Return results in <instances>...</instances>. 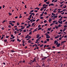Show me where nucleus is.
<instances>
[{
  "instance_id": "1",
  "label": "nucleus",
  "mask_w": 67,
  "mask_h": 67,
  "mask_svg": "<svg viewBox=\"0 0 67 67\" xmlns=\"http://www.w3.org/2000/svg\"><path fill=\"white\" fill-rule=\"evenodd\" d=\"M45 35H46V38H48L50 37V36H49V35H48L47 34H46Z\"/></svg>"
},
{
  "instance_id": "2",
  "label": "nucleus",
  "mask_w": 67,
  "mask_h": 67,
  "mask_svg": "<svg viewBox=\"0 0 67 67\" xmlns=\"http://www.w3.org/2000/svg\"><path fill=\"white\" fill-rule=\"evenodd\" d=\"M54 44H55V45H57L58 44V42H57V40H55L54 41Z\"/></svg>"
},
{
  "instance_id": "3",
  "label": "nucleus",
  "mask_w": 67,
  "mask_h": 67,
  "mask_svg": "<svg viewBox=\"0 0 67 67\" xmlns=\"http://www.w3.org/2000/svg\"><path fill=\"white\" fill-rule=\"evenodd\" d=\"M40 38H41V37H39V38H38V39H37L36 41H38L39 40H40Z\"/></svg>"
},
{
  "instance_id": "4",
  "label": "nucleus",
  "mask_w": 67,
  "mask_h": 67,
  "mask_svg": "<svg viewBox=\"0 0 67 67\" xmlns=\"http://www.w3.org/2000/svg\"><path fill=\"white\" fill-rule=\"evenodd\" d=\"M58 22L59 23V24H62L63 21H58Z\"/></svg>"
},
{
  "instance_id": "5",
  "label": "nucleus",
  "mask_w": 67,
  "mask_h": 67,
  "mask_svg": "<svg viewBox=\"0 0 67 67\" xmlns=\"http://www.w3.org/2000/svg\"><path fill=\"white\" fill-rule=\"evenodd\" d=\"M36 67H40V66H39V65L37 64V63L36 65Z\"/></svg>"
},
{
  "instance_id": "6",
  "label": "nucleus",
  "mask_w": 67,
  "mask_h": 67,
  "mask_svg": "<svg viewBox=\"0 0 67 67\" xmlns=\"http://www.w3.org/2000/svg\"><path fill=\"white\" fill-rule=\"evenodd\" d=\"M17 30V31H18V32L19 31H20V30H21L20 31V32H22V31H23V30L21 29H20L19 30H18H18Z\"/></svg>"
},
{
  "instance_id": "7",
  "label": "nucleus",
  "mask_w": 67,
  "mask_h": 67,
  "mask_svg": "<svg viewBox=\"0 0 67 67\" xmlns=\"http://www.w3.org/2000/svg\"><path fill=\"white\" fill-rule=\"evenodd\" d=\"M60 44L59 43L57 44V47H59L60 46Z\"/></svg>"
},
{
  "instance_id": "8",
  "label": "nucleus",
  "mask_w": 67,
  "mask_h": 67,
  "mask_svg": "<svg viewBox=\"0 0 67 67\" xmlns=\"http://www.w3.org/2000/svg\"><path fill=\"white\" fill-rule=\"evenodd\" d=\"M29 36V35H27L25 37V38H29V37H28Z\"/></svg>"
},
{
  "instance_id": "9",
  "label": "nucleus",
  "mask_w": 67,
  "mask_h": 67,
  "mask_svg": "<svg viewBox=\"0 0 67 67\" xmlns=\"http://www.w3.org/2000/svg\"><path fill=\"white\" fill-rule=\"evenodd\" d=\"M40 36V34H38L37 35V37L36 38H38V37Z\"/></svg>"
},
{
  "instance_id": "10",
  "label": "nucleus",
  "mask_w": 67,
  "mask_h": 67,
  "mask_svg": "<svg viewBox=\"0 0 67 67\" xmlns=\"http://www.w3.org/2000/svg\"><path fill=\"white\" fill-rule=\"evenodd\" d=\"M52 30V28L51 27L47 29V30H48V31H50V30Z\"/></svg>"
},
{
  "instance_id": "11",
  "label": "nucleus",
  "mask_w": 67,
  "mask_h": 67,
  "mask_svg": "<svg viewBox=\"0 0 67 67\" xmlns=\"http://www.w3.org/2000/svg\"><path fill=\"white\" fill-rule=\"evenodd\" d=\"M43 7L45 6L46 7H48V5H46L45 4H44L43 5Z\"/></svg>"
},
{
  "instance_id": "12",
  "label": "nucleus",
  "mask_w": 67,
  "mask_h": 67,
  "mask_svg": "<svg viewBox=\"0 0 67 67\" xmlns=\"http://www.w3.org/2000/svg\"><path fill=\"white\" fill-rule=\"evenodd\" d=\"M65 42H66V41H63L61 42V43L63 44V43H65Z\"/></svg>"
},
{
  "instance_id": "13",
  "label": "nucleus",
  "mask_w": 67,
  "mask_h": 67,
  "mask_svg": "<svg viewBox=\"0 0 67 67\" xmlns=\"http://www.w3.org/2000/svg\"><path fill=\"white\" fill-rule=\"evenodd\" d=\"M61 26H62V25H61L60 24L58 25V27H61Z\"/></svg>"
},
{
  "instance_id": "14",
  "label": "nucleus",
  "mask_w": 67,
  "mask_h": 67,
  "mask_svg": "<svg viewBox=\"0 0 67 67\" xmlns=\"http://www.w3.org/2000/svg\"><path fill=\"white\" fill-rule=\"evenodd\" d=\"M46 4H49V2H46Z\"/></svg>"
},
{
  "instance_id": "15",
  "label": "nucleus",
  "mask_w": 67,
  "mask_h": 67,
  "mask_svg": "<svg viewBox=\"0 0 67 67\" xmlns=\"http://www.w3.org/2000/svg\"><path fill=\"white\" fill-rule=\"evenodd\" d=\"M52 21V19H49V23H51V22Z\"/></svg>"
},
{
  "instance_id": "16",
  "label": "nucleus",
  "mask_w": 67,
  "mask_h": 67,
  "mask_svg": "<svg viewBox=\"0 0 67 67\" xmlns=\"http://www.w3.org/2000/svg\"><path fill=\"white\" fill-rule=\"evenodd\" d=\"M32 32L31 31L29 33V35H31V34H32Z\"/></svg>"
},
{
  "instance_id": "17",
  "label": "nucleus",
  "mask_w": 67,
  "mask_h": 67,
  "mask_svg": "<svg viewBox=\"0 0 67 67\" xmlns=\"http://www.w3.org/2000/svg\"><path fill=\"white\" fill-rule=\"evenodd\" d=\"M53 18H57V16H53Z\"/></svg>"
},
{
  "instance_id": "18",
  "label": "nucleus",
  "mask_w": 67,
  "mask_h": 67,
  "mask_svg": "<svg viewBox=\"0 0 67 67\" xmlns=\"http://www.w3.org/2000/svg\"><path fill=\"white\" fill-rule=\"evenodd\" d=\"M44 46V44H42L40 46V47H42L43 46Z\"/></svg>"
},
{
  "instance_id": "19",
  "label": "nucleus",
  "mask_w": 67,
  "mask_h": 67,
  "mask_svg": "<svg viewBox=\"0 0 67 67\" xmlns=\"http://www.w3.org/2000/svg\"><path fill=\"white\" fill-rule=\"evenodd\" d=\"M54 24H55V23H52L51 24L50 26H52L53 25H54Z\"/></svg>"
},
{
  "instance_id": "20",
  "label": "nucleus",
  "mask_w": 67,
  "mask_h": 67,
  "mask_svg": "<svg viewBox=\"0 0 67 67\" xmlns=\"http://www.w3.org/2000/svg\"><path fill=\"white\" fill-rule=\"evenodd\" d=\"M39 14H36V16H38Z\"/></svg>"
},
{
  "instance_id": "21",
  "label": "nucleus",
  "mask_w": 67,
  "mask_h": 67,
  "mask_svg": "<svg viewBox=\"0 0 67 67\" xmlns=\"http://www.w3.org/2000/svg\"><path fill=\"white\" fill-rule=\"evenodd\" d=\"M43 10H44V8L43 7L40 10L41 11H42Z\"/></svg>"
},
{
  "instance_id": "22",
  "label": "nucleus",
  "mask_w": 67,
  "mask_h": 67,
  "mask_svg": "<svg viewBox=\"0 0 67 67\" xmlns=\"http://www.w3.org/2000/svg\"><path fill=\"white\" fill-rule=\"evenodd\" d=\"M66 9H64L63 10V12H64V11H66Z\"/></svg>"
},
{
  "instance_id": "23",
  "label": "nucleus",
  "mask_w": 67,
  "mask_h": 67,
  "mask_svg": "<svg viewBox=\"0 0 67 67\" xmlns=\"http://www.w3.org/2000/svg\"><path fill=\"white\" fill-rule=\"evenodd\" d=\"M8 14H9V15H12V14L10 13H9Z\"/></svg>"
},
{
  "instance_id": "24",
  "label": "nucleus",
  "mask_w": 67,
  "mask_h": 67,
  "mask_svg": "<svg viewBox=\"0 0 67 67\" xmlns=\"http://www.w3.org/2000/svg\"><path fill=\"white\" fill-rule=\"evenodd\" d=\"M17 25L19 26V25H20V23L18 22H17Z\"/></svg>"
},
{
  "instance_id": "25",
  "label": "nucleus",
  "mask_w": 67,
  "mask_h": 67,
  "mask_svg": "<svg viewBox=\"0 0 67 67\" xmlns=\"http://www.w3.org/2000/svg\"><path fill=\"white\" fill-rule=\"evenodd\" d=\"M32 16V15H30V16H29V18H30V19H31V18Z\"/></svg>"
},
{
  "instance_id": "26",
  "label": "nucleus",
  "mask_w": 67,
  "mask_h": 67,
  "mask_svg": "<svg viewBox=\"0 0 67 67\" xmlns=\"http://www.w3.org/2000/svg\"><path fill=\"white\" fill-rule=\"evenodd\" d=\"M34 24H35V23H32V26H33L34 25Z\"/></svg>"
},
{
  "instance_id": "27",
  "label": "nucleus",
  "mask_w": 67,
  "mask_h": 67,
  "mask_svg": "<svg viewBox=\"0 0 67 67\" xmlns=\"http://www.w3.org/2000/svg\"><path fill=\"white\" fill-rule=\"evenodd\" d=\"M53 12H54V13H56V12H57L55 10H54V11H53Z\"/></svg>"
},
{
  "instance_id": "28",
  "label": "nucleus",
  "mask_w": 67,
  "mask_h": 67,
  "mask_svg": "<svg viewBox=\"0 0 67 67\" xmlns=\"http://www.w3.org/2000/svg\"><path fill=\"white\" fill-rule=\"evenodd\" d=\"M52 48H53V49H54V48H56V47L54 46H53L52 47Z\"/></svg>"
},
{
  "instance_id": "29",
  "label": "nucleus",
  "mask_w": 67,
  "mask_h": 67,
  "mask_svg": "<svg viewBox=\"0 0 67 67\" xmlns=\"http://www.w3.org/2000/svg\"><path fill=\"white\" fill-rule=\"evenodd\" d=\"M65 13L64 12H63L62 13H61V14H62V15H63Z\"/></svg>"
},
{
  "instance_id": "30",
  "label": "nucleus",
  "mask_w": 67,
  "mask_h": 67,
  "mask_svg": "<svg viewBox=\"0 0 67 67\" xmlns=\"http://www.w3.org/2000/svg\"><path fill=\"white\" fill-rule=\"evenodd\" d=\"M29 64H30V65H32V62H31L29 63Z\"/></svg>"
},
{
  "instance_id": "31",
  "label": "nucleus",
  "mask_w": 67,
  "mask_h": 67,
  "mask_svg": "<svg viewBox=\"0 0 67 67\" xmlns=\"http://www.w3.org/2000/svg\"><path fill=\"white\" fill-rule=\"evenodd\" d=\"M55 27L56 28V29H58V26H55Z\"/></svg>"
},
{
  "instance_id": "32",
  "label": "nucleus",
  "mask_w": 67,
  "mask_h": 67,
  "mask_svg": "<svg viewBox=\"0 0 67 67\" xmlns=\"http://www.w3.org/2000/svg\"><path fill=\"white\" fill-rule=\"evenodd\" d=\"M23 31L24 32H26V31L25 29Z\"/></svg>"
},
{
  "instance_id": "33",
  "label": "nucleus",
  "mask_w": 67,
  "mask_h": 67,
  "mask_svg": "<svg viewBox=\"0 0 67 67\" xmlns=\"http://www.w3.org/2000/svg\"><path fill=\"white\" fill-rule=\"evenodd\" d=\"M43 7V8H44V9H46V7L45 6H44Z\"/></svg>"
},
{
  "instance_id": "34",
  "label": "nucleus",
  "mask_w": 67,
  "mask_h": 67,
  "mask_svg": "<svg viewBox=\"0 0 67 67\" xmlns=\"http://www.w3.org/2000/svg\"><path fill=\"white\" fill-rule=\"evenodd\" d=\"M8 27H9V28H11V25H9L8 26Z\"/></svg>"
},
{
  "instance_id": "35",
  "label": "nucleus",
  "mask_w": 67,
  "mask_h": 67,
  "mask_svg": "<svg viewBox=\"0 0 67 67\" xmlns=\"http://www.w3.org/2000/svg\"><path fill=\"white\" fill-rule=\"evenodd\" d=\"M56 22H57V21H53V23H55Z\"/></svg>"
},
{
  "instance_id": "36",
  "label": "nucleus",
  "mask_w": 67,
  "mask_h": 67,
  "mask_svg": "<svg viewBox=\"0 0 67 67\" xmlns=\"http://www.w3.org/2000/svg\"><path fill=\"white\" fill-rule=\"evenodd\" d=\"M40 27H41L40 25H39L38 26V28H40Z\"/></svg>"
},
{
  "instance_id": "37",
  "label": "nucleus",
  "mask_w": 67,
  "mask_h": 67,
  "mask_svg": "<svg viewBox=\"0 0 67 67\" xmlns=\"http://www.w3.org/2000/svg\"><path fill=\"white\" fill-rule=\"evenodd\" d=\"M11 41H12L13 42L15 41V40H14V39H13V40H11Z\"/></svg>"
},
{
  "instance_id": "38",
  "label": "nucleus",
  "mask_w": 67,
  "mask_h": 67,
  "mask_svg": "<svg viewBox=\"0 0 67 67\" xmlns=\"http://www.w3.org/2000/svg\"><path fill=\"white\" fill-rule=\"evenodd\" d=\"M44 14H46V15H47V12H45L44 13Z\"/></svg>"
},
{
  "instance_id": "39",
  "label": "nucleus",
  "mask_w": 67,
  "mask_h": 67,
  "mask_svg": "<svg viewBox=\"0 0 67 67\" xmlns=\"http://www.w3.org/2000/svg\"><path fill=\"white\" fill-rule=\"evenodd\" d=\"M4 41L5 42H7V40H4Z\"/></svg>"
},
{
  "instance_id": "40",
  "label": "nucleus",
  "mask_w": 67,
  "mask_h": 67,
  "mask_svg": "<svg viewBox=\"0 0 67 67\" xmlns=\"http://www.w3.org/2000/svg\"><path fill=\"white\" fill-rule=\"evenodd\" d=\"M65 5V7H63V8H66L67 6L66 5Z\"/></svg>"
},
{
  "instance_id": "41",
  "label": "nucleus",
  "mask_w": 67,
  "mask_h": 67,
  "mask_svg": "<svg viewBox=\"0 0 67 67\" xmlns=\"http://www.w3.org/2000/svg\"><path fill=\"white\" fill-rule=\"evenodd\" d=\"M65 2V1H63V2H62L60 3V4H62V3H64V2Z\"/></svg>"
},
{
  "instance_id": "42",
  "label": "nucleus",
  "mask_w": 67,
  "mask_h": 67,
  "mask_svg": "<svg viewBox=\"0 0 67 67\" xmlns=\"http://www.w3.org/2000/svg\"><path fill=\"white\" fill-rule=\"evenodd\" d=\"M38 21H40V19H38L36 20V22H38Z\"/></svg>"
},
{
  "instance_id": "43",
  "label": "nucleus",
  "mask_w": 67,
  "mask_h": 67,
  "mask_svg": "<svg viewBox=\"0 0 67 67\" xmlns=\"http://www.w3.org/2000/svg\"><path fill=\"white\" fill-rule=\"evenodd\" d=\"M42 29V28H39L38 29V30H41Z\"/></svg>"
},
{
  "instance_id": "44",
  "label": "nucleus",
  "mask_w": 67,
  "mask_h": 67,
  "mask_svg": "<svg viewBox=\"0 0 67 67\" xmlns=\"http://www.w3.org/2000/svg\"><path fill=\"white\" fill-rule=\"evenodd\" d=\"M34 45H35V46H36V47H37V45L36 44H34Z\"/></svg>"
},
{
  "instance_id": "45",
  "label": "nucleus",
  "mask_w": 67,
  "mask_h": 67,
  "mask_svg": "<svg viewBox=\"0 0 67 67\" xmlns=\"http://www.w3.org/2000/svg\"><path fill=\"white\" fill-rule=\"evenodd\" d=\"M11 51L13 53V52H15L14 50H11Z\"/></svg>"
},
{
  "instance_id": "46",
  "label": "nucleus",
  "mask_w": 67,
  "mask_h": 67,
  "mask_svg": "<svg viewBox=\"0 0 67 67\" xmlns=\"http://www.w3.org/2000/svg\"><path fill=\"white\" fill-rule=\"evenodd\" d=\"M46 22H47V20H44V23H46Z\"/></svg>"
},
{
  "instance_id": "47",
  "label": "nucleus",
  "mask_w": 67,
  "mask_h": 67,
  "mask_svg": "<svg viewBox=\"0 0 67 67\" xmlns=\"http://www.w3.org/2000/svg\"><path fill=\"white\" fill-rule=\"evenodd\" d=\"M31 38V37H30V38H28V39H27V40H29L30 39V38Z\"/></svg>"
},
{
  "instance_id": "48",
  "label": "nucleus",
  "mask_w": 67,
  "mask_h": 67,
  "mask_svg": "<svg viewBox=\"0 0 67 67\" xmlns=\"http://www.w3.org/2000/svg\"><path fill=\"white\" fill-rule=\"evenodd\" d=\"M62 38L61 37L60 38H59V40H62Z\"/></svg>"
},
{
  "instance_id": "49",
  "label": "nucleus",
  "mask_w": 67,
  "mask_h": 67,
  "mask_svg": "<svg viewBox=\"0 0 67 67\" xmlns=\"http://www.w3.org/2000/svg\"><path fill=\"white\" fill-rule=\"evenodd\" d=\"M47 1V0H44V2H46Z\"/></svg>"
},
{
  "instance_id": "50",
  "label": "nucleus",
  "mask_w": 67,
  "mask_h": 67,
  "mask_svg": "<svg viewBox=\"0 0 67 67\" xmlns=\"http://www.w3.org/2000/svg\"><path fill=\"white\" fill-rule=\"evenodd\" d=\"M47 41H49V39H47Z\"/></svg>"
},
{
  "instance_id": "51",
  "label": "nucleus",
  "mask_w": 67,
  "mask_h": 67,
  "mask_svg": "<svg viewBox=\"0 0 67 67\" xmlns=\"http://www.w3.org/2000/svg\"><path fill=\"white\" fill-rule=\"evenodd\" d=\"M34 10H31L30 11V12H34Z\"/></svg>"
},
{
  "instance_id": "52",
  "label": "nucleus",
  "mask_w": 67,
  "mask_h": 67,
  "mask_svg": "<svg viewBox=\"0 0 67 67\" xmlns=\"http://www.w3.org/2000/svg\"><path fill=\"white\" fill-rule=\"evenodd\" d=\"M51 49V47L48 48L47 49Z\"/></svg>"
},
{
  "instance_id": "53",
  "label": "nucleus",
  "mask_w": 67,
  "mask_h": 67,
  "mask_svg": "<svg viewBox=\"0 0 67 67\" xmlns=\"http://www.w3.org/2000/svg\"><path fill=\"white\" fill-rule=\"evenodd\" d=\"M41 19H43V17H40Z\"/></svg>"
},
{
  "instance_id": "54",
  "label": "nucleus",
  "mask_w": 67,
  "mask_h": 67,
  "mask_svg": "<svg viewBox=\"0 0 67 67\" xmlns=\"http://www.w3.org/2000/svg\"><path fill=\"white\" fill-rule=\"evenodd\" d=\"M14 33L15 34H16V31H14Z\"/></svg>"
},
{
  "instance_id": "55",
  "label": "nucleus",
  "mask_w": 67,
  "mask_h": 67,
  "mask_svg": "<svg viewBox=\"0 0 67 67\" xmlns=\"http://www.w3.org/2000/svg\"><path fill=\"white\" fill-rule=\"evenodd\" d=\"M58 38V37L57 36L55 37V38Z\"/></svg>"
},
{
  "instance_id": "56",
  "label": "nucleus",
  "mask_w": 67,
  "mask_h": 67,
  "mask_svg": "<svg viewBox=\"0 0 67 67\" xmlns=\"http://www.w3.org/2000/svg\"><path fill=\"white\" fill-rule=\"evenodd\" d=\"M12 22H13V23H15V21H12Z\"/></svg>"
},
{
  "instance_id": "57",
  "label": "nucleus",
  "mask_w": 67,
  "mask_h": 67,
  "mask_svg": "<svg viewBox=\"0 0 67 67\" xmlns=\"http://www.w3.org/2000/svg\"><path fill=\"white\" fill-rule=\"evenodd\" d=\"M51 4V5H52V6L54 5L53 4Z\"/></svg>"
},
{
  "instance_id": "58",
  "label": "nucleus",
  "mask_w": 67,
  "mask_h": 67,
  "mask_svg": "<svg viewBox=\"0 0 67 67\" xmlns=\"http://www.w3.org/2000/svg\"><path fill=\"white\" fill-rule=\"evenodd\" d=\"M60 32H63V30H60Z\"/></svg>"
},
{
  "instance_id": "59",
  "label": "nucleus",
  "mask_w": 67,
  "mask_h": 67,
  "mask_svg": "<svg viewBox=\"0 0 67 67\" xmlns=\"http://www.w3.org/2000/svg\"><path fill=\"white\" fill-rule=\"evenodd\" d=\"M57 0L54 1V2H57Z\"/></svg>"
},
{
  "instance_id": "60",
  "label": "nucleus",
  "mask_w": 67,
  "mask_h": 67,
  "mask_svg": "<svg viewBox=\"0 0 67 67\" xmlns=\"http://www.w3.org/2000/svg\"><path fill=\"white\" fill-rule=\"evenodd\" d=\"M15 30H18V29L17 28H15Z\"/></svg>"
},
{
  "instance_id": "61",
  "label": "nucleus",
  "mask_w": 67,
  "mask_h": 67,
  "mask_svg": "<svg viewBox=\"0 0 67 67\" xmlns=\"http://www.w3.org/2000/svg\"><path fill=\"white\" fill-rule=\"evenodd\" d=\"M8 37H9V36H6V38H8Z\"/></svg>"
},
{
  "instance_id": "62",
  "label": "nucleus",
  "mask_w": 67,
  "mask_h": 67,
  "mask_svg": "<svg viewBox=\"0 0 67 67\" xmlns=\"http://www.w3.org/2000/svg\"><path fill=\"white\" fill-rule=\"evenodd\" d=\"M9 24H11V25H12V23H9Z\"/></svg>"
},
{
  "instance_id": "63",
  "label": "nucleus",
  "mask_w": 67,
  "mask_h": 67,
  "mask_svg": "<svg viewBox=\"0 0 67 67\" xmlns=\"http://www.w3.org/2000/svg\"><path fill=\"white\" fill-rule=\"evenodd\" d=\"M43 14H41L40 15L41 16H43Z\"/></svg>"
},
{
  "instance_id": "64",
  "label": "nucleus",
  "mask_w": 67,
  "mask_h": 67,
  "mask_svg": "<svg viewBox=\"0 0 67 67\" xmlns=\"http://www.w3.org/2000/svg\"><path fill=\"white\" fill-rule=\"evenodd\" d=\"M46 45H44V48H45V47H46Z\"/></svg>"
}]
</instances>
